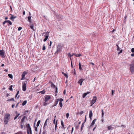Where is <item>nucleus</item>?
<instances>
[{"mask_svg": "<svg viewBox=\"0 0 134 134\" xmlns=\"http://www.w3.org/2000/svg\"><path fill=\"white\" fill-rule=\"evenodd\" d=\"M51 98V96L49 95H46L44 97V101L45 102H44L43 105L44 106H46L49 103H47V102Z\"/></svg>", "mask_w": 134, "mask_h": 134, "instance_id": "obj_1", "label": "nucleus"}, {"mask_svg": "<svg viewBox=\"0 0 134 134\" xmlns=\"http://www.w3.org/2000/svg\"><path fill=\"white\" fill-rule=\"evenodd\" d=\"M130 70L131 73L132 74H133L134 72V62H132L131 63L130 65Z\"/></svg>", "mask_w": 134, "mask_h": 134, "instance_id": "obj_2", "label": "nucleus"}, {"mask_svg": "<svg viewBox=\"0 0 134 134\" xmlns=\"http://www.w3.org/2000/svg\"><path fill=\"white\" fill-rule=\"evenodd\" d=\"M51 87L53 88H55V96H56V95L57 94V93H58V88L57 87H56L55 86V85H54L53 83L51 82Z\"/></svg>", "mask_w": 134, "mask_h": 134, "instance_id": "obj_3", "label": "nucleus"}, {"mask_svg": "<svg viewBox=\"0 0 134 134\" xmlns=\"http://www.w3.org/2000/svg\"><path fill=\"white\" fill-rule=\"evenodd\" d=\"M93 99H92L91 102V104L90 105L91 106H92V105L96 102L97 100V97L96 96L93 97Z\"/></svg>", "mask_w": 134, "mask_h": 134, "instance_id": "obj_4", "label": "nucleus"}, {"mask_svg": "<svg viewBox=\"0 0 134 134\" xmlns=\"http://www.w3.org/2000/svg\"><path fill=\"white\" fill-rule=\"evenodd\" d=\"M26 127H27V134H28V133L29 134H30L29 133V131L31 129V128L30 126V124H27L26 125Z\"/></svg>", "mask_w": 134, "mask_h": 134, "instance_id": "obj_5", "label": "nucleus"}, {"mask_svg": "<svg viewBox=\"0 0 134 134\" xmlns=\"http://www.w3.org/2000/svg\"><path fill=\"white\" fill-rule=\"evenodd\" d=\"M27 73L25 71L24 72H23V74H22L21 76L22 78L21 79V80H23L24 79H25V75Z\"/></svg>", "mask_w": 134, "mask_h": 134, "instance_id": "obj_6", "label": "nucleus"}, {"mask_svg": "<svg viewBox=\"0 0 134 134\" xmlns=\"http://www.w3.org/2000/svg\"><path fill=\"white\" fill-rule=\"evenodd\" d=\"M4 54V52L3 50H0V56L3 58H4L5 57Z\"/></svg>", "mask_w": 134, "mask_h": 134, "instance_id": "obj_7", "label": "nucleus"}, {"mask_svg": "<svg viewBox=\"0 0 134 134\" xmlns=\"http://www.w3.org/2000/svg\"><path fill=\"white\" fill-rule=\"evenodd\" d=\"M10 114H6L4 117V118H5L6 119H9V120L10 119Z\"/></svg>", "mask_w": 134, "mask_h": 134, "instance_id": "obj_8", "label": "nucleus"}, {"mask_svg": "<svg viewBox=\"0 0 134 134\" xmlns=\"http://www.w3.org/2000/svg\"><path fill=\"white\" fill-rule=\"evenodd\" d=\"M49 32H43L42 35V36H44L46 37V36H48V37H49Z\"/></svg>", "mask_w": 134, "mask_h": 134, "instance_id": "obj_9", "label": "nucleus"}, {"mask_svg": "<svg viewBox=\"0 0 134 134\" xmlns=\"http://www.w3.org/2000/svg\"><path fill=\"white\" fill-rule=\"evenodd\" d=\"M4 125H7L9 121V120L6 119L5 118H4Z\"/></svg>", "mask_w": 134, "mask_h": 134, "instance_id": "obj_10", "label": "nucleus"}, {"mask_svg": "<svg viewBox=\"0 0 134 134\" xmlns=\"http://www.w3.org/2000/svg\"><path fill=\"white\" fill-rule=\"evenodd\" d=\"M59 100L58 99H56L55 100L54 104V105H52V107H53L54 106H56L58 104Z\"/></svg>", "mask_w": 134, "mask_h": 134, "instance_id": "obj_11", "label": "nucleus"}, {"mask_svg": "<svg viewBox=\"0 0 134 134\" xmlns=\"http://www.w3.org/2000/svg\"><path fill=\"white\" fill-rule=\"evenodd\" d=\"M85 80V79H81L79 80L78 81V83H79L80 84V85H82V83L83 81H84Z\"/></svg>", "mask_w": 134, "mask_h": 134, "instance_id": "obj_12", "label": "nucleus"}, {"mask_svg": "<svg viewBox=\"0 0 134 134\" xmlns=\"http://www.w3.org/2000/svg\"><path fill=\"white\" fill-rule=\"evenodd\" d=\"M96 120V119H94L93 121L92 122L90 126V127H91L94 125Z\"/></svg>", "mask_w": 134, "mask_h": 134, "instance_id": "obj_13", "label": "nucleus"}, {"mask_svg": "<svg viewBox=\"0 0 134 134\" xmlns=\"http://www.w3.org/2000/svg\"><path fill=\"white\" fill-rule=\"evenodd\" d=\"M93 113L92 110H91L90 111L89 116L90 119H91L92 117V116Z\"/></svg>", "mask_w": 134, "mask_h": 134, "instance_id": "obj_14", "label": "nucleus"}, {"mask_svg": "<svg viewBox=\"0 0 134 134\" xmlns=\"http://www.w3.org/2000/svg\"><path fill=\"white\" fill-rule=\"evenodd\" d=\"M25 118V116H24L23 118L21 119L20 121V123L21 124H23L24 122V120Z\"/></svg>", "mask_w": 134, "mask_h": 134, "instance_id": "obj_15", "label": "nucleus"}, {"mask_svg": "<svg viewBox=\"0 0 134 134\" xmlns=\"http://www.w3.org/2000/svg\"><path fill=\"white\" fill-rule=\"evenodd\" d=\"M62 47L60 44H59L57 46V49L61 50Z\"/></svg>", "mask_w": 134, "mask_h": 134, "instance_id": "obj_16", "label": "nucleus"}, {"mask_svg": "<svg viewBox=\"0 0 134 134\" xmlns=\"http://www.w3.org/2000/svg\"><path fill=\"white\" fill-rule=\"evenodd\" d=\"M90 93V92H87V93H85L83 94L82 97L83 98H85L86 96Z\"/></svg>", "mask_w": 134, "mask_h": 134, "instance_id": "obj_17", "label": "nucleus"}, {"mask_svg": "<svg viewBox=\"0 0 134 134\" xmlns=\"http://www.w3.org/2000/svg\"><path fill=\"white\" fill-rule=\"evenodd\" d=\"M48 119V118L47 119H46V121L45 122V123H44V126L43 127V129H45V128H44L47 125V121Z\"/></svg>", "mask_w": 134, "mask_h": 134, "instance_id": "obj_18", "label": "nucleus"}, {"mask_svg": "<svg viewBox=\"0 0 134 134\" xmlns=\"http://www.w3.org/2000/svg\"><path fill=\"white\" fill-rule=\"evenodd\" d=\"M79 69L80 70H82V69L81 67V63H80V62H79Z\"/></svg>", "mask_w": 134, "mask_h": 134, "instance_id": "obj_19", "label": "nucleus"}, {"mask_svg": "<svg viewBox=\"0 0 134 134\" xmlns=\"http://www.w3.org/2000/svg\"><path fill=\"white\" fill-rule=\"evenodd\" d=\"M27 82L26 81H25L22 82V86H26V84H27Z\"/></svg>", "mask_w": 134, "mask_h": 134, "instance_id": "obj_20", "label": "nucleus"}, {"mask_svg": "<svg viewBox=\"0 0 134 134\" xmlns=\"http://www.w3.org/2000/svg\"><path fill=\"white\" fill-rule=\"evenodd\" d=\"M31 16H29L27 17V19H28L27 21H28L30 23H31Z\"/></svg>", "mask_w": 134, "mask_h": 134, "instance_id": "obj_21", "label": "nucleus"}, {"mask_svg": "<svg viewBox=\"0 0 134 134\" xmlns=\"http://www.w3.org/2000/svg\"><path fill=\"white\" fill-rule=\"evenodd\" d=\"M26 86H22V90L24 91H25L26 90Z\"/></svg>", "mask_w": 134, "mask_h": 134, "instance_id": "obj_22", "label": "nucleus"}, {"mask_svg": "<svg viewBox=\"0 0 134 134\" xmlns=\"http://www.w3.org/2000/svg\"><path fill=\"white\" fill-rule=\"evenodd\" d=\"M108 130H109L110 129H114L113 127H111V126H110L107 127Z\"/></svg>", "mask_w": 134, "mask_h": 134, "instance_id": "obj_23", "label": "nucleus"}, {"mask_svg": "<svg viewBox=\"0 0 134 134\" xmlns=\"http://www.w3.org/2000/svg\"><path fill=\"white\" fill-rule=\"evenodd\" d=\"M27 103V101L26 100L24 101L22 103V105L23 106H24Z\"/></svg>", "mask_w": 134, "mask_h": 134, "instance_id": "obj_24", "label": "nucleus"}, {"mask_svg": "<svg viewBox=\"0 0 134 134\" xmlns=\"http://www.w3.org/2000/svg\"><path fill=\"white\" fill-rule=\"evenodd\" d=\"M61 51V50L60 49H57V50L55 52V54H58V53L60 52Z\"/></svg>", "mask_w": 134, "mask_h": 134, "instance_id": "obj_25", "label": "nucleus"}, {"mask_svg": "<svg viewBox=\"0 0 134 134\" xmlns=\"http://www.w3.org/2000/svg\"><path fill=\"white\" fill-rule=\"evenodd\" d=\"M7 23H9V24L8 25V26H9V25H11L12 24V22L10 20H8Z\"/></svg>", "mask_w": 134, "mask_h": 134, "instance_id": "obj_26", "label": "nucleus"}, {"mask_svg": "<svg viewBox=\"0 0 134 134\" xmlns=\"http://www.w3.org/2000/svg\"><path fill=\"white\" fill-rule=\"evenodd\" d=\"M14 101V98H12L10 99H8L7 100V101Z\"/></svg>", "mask_w": 134, "mask_h": 134, "instance_id": "obj_27", "label": "nucleus"}, {"mask_svg": "<svg viewBox=\"0 0 134 134\" xmlns=\"http://www.w3.org/2000/svg\"><path fill=\"white\" fill-rule=\"evenodd\" d=\"M35 122L34 123V127L35 128V130L36 131V132H37V128L35 127Z\"/></svg>", "mask_w": 134, "mask_h": 134, "instance_id": "obj_28", "label": "nucleus"}, {"mask_svg": "<svg viewBox=\"0 0 134 134\" xmlns=\"http://www.w3.org/2000/svg\"><path fill=\"white\" fill-rule=\"evenodd\" d=\"M8 77L10 79H12L13 77V75L12 74H9L8 75Z\"/></svg>", "mask_w": 134, "mask_h": 134, "instance_id": "obj_29", "label": "nucleus"}, {"mask_svg": "<svg viewBox=\"0 0 134 134\" xmlns=\"http://www.w3.org/2000/svg\"><path fill=\"white\" fill-rule=\"evenodd\" d=\"M40 122L41 121L40 120H39L38 121L36 125V126L37 127H38L39 126V124L40 123Z\"/></svg>", "mask_w": 134, "mask_h": 134, "instance_id": "obj_30", "label": "nucleus"}, {"mask_svg": "<svg viewBox=\"0 0 134 134\" xmlns=\"http://www.w3.org/2000/svg\"><path fill=\"white\" fill-rule=\"evenodd\" d=\"M48 36H46V37H45V38L43 40V41L44 42H45L48 39Z\"/></svg>", "mask_w": 134, "mask_h": 134, "instance_id": "obj_31", "label": "nucleus"}, {"mask_svg": "<svg viewBox=\"0 0 134 134\" xmlns=\"http://www.w3.org/2000/svg\"><path fill=\"white\" fill-rule=\"evenodd\" d=\"M102 115L101 118H104L103 116L104 115V113L103 110L102 109Z\"/></svg>", "mask_w": 134, "mask_h": 134, "instance_id": "obj_32", "label": "nucleus"}, {"mask_svg": "<svg viewBox=\"0 0 134 134\" xmlns=\"http://www.w3.org/2000/svg\"><path fill=\"white\" fill-rule=\"evenodd\" d=\"M10 15H11L12 16L10 18V19L12 21H14V19L13 18V16L12 15V14H10Z\"/></svg>", "mask_w": 134, "mask_h": 134, "instance_id": "obj_33", "label": "nucleus"}, {"mask_svg": "<svg viewBox=\"0 0 134 134\" xmlns=\"http://www.w3.org/2000/svg\"><path fill=\"white\" fill-rule=\"evenodd\" d=\"M45 91L44 90H43L42 91H40L39 92V93H41V94H43L45 93Z\"/></svg>", "mask_w": 134, "mask_h": 134, "instance_id": "obj_34", "label": "nucleus"}, {"mask_svg": "<svg viewBox=\"0 0 134 134\" xmlns=\"http://www.w3.org/2000/svg\"><path fill=\"white\" fill-rule=\"evenodd\" d=\"M34 26L33 24L31 25L30 26V28L33 30H34Z\"/></svg>", "mask_w": 134, "mask_h": 134, "instance_id": "obj_35", "label": "nucleus"}, {"mask_svg": "<svg viewBox=\"0 0 134 134\" xmlns=\"http://www.w3.org/2000/svg\"><path fill=\"white\" fill-rule=\"evenodd\" d=\"M58 99L59 100V101H60L59 102H62L63 100V99L62 98H60V99Z\"/></svg>", "mask_w": 134, "mask_h": 134, "instance_id": "obj_36", "label": "nucleus"}, {"mask_svg": "<svg viewBox=\"0 0 134 134\" xmlns=\"http://www.w3.org/2000/svg\"><path fill=\"white\" fill-rule=\"evenodd\" d=\"M57 122H58V120H57L56 121V122L55 125V130H56V129H57Z\"/></svg>", "mask_w": 134, "mask_h": 134, "instance_id": "obj_37", "label": "nucleus"}, {"mask_svg": "<svg viewBox=\"0 0 134 134\" xmlns=\"http://www.w3.org/2000/svg\"><path fill=\"white\" fill-rule=\"evenodd\" d=\"M59 106L61 108H62V107L63 104H62V102H59Z\"/></svg>", "mask_w": 134, "mask_h": 134, "instance_id": "obj_38", "label": "nucleus"}, {"mask_svg": "<svg viewBox=\"0 0 134 134\" xmlns=\"http://www.w3.org/2000/svg\"><path fill=\"white\" fill-rule=\"evenodd\" d=\"M116 46L117 47V50L118 51H119L120 50V48L118 46V44H116Z\"/></svg>", "mask_w": 134, "mask_h": 134, "instance_id": "obj_39", "label": "nucleus"}, {"mask_svg": "<svg viewBox=\"0 0 134 134\" xmlns=\"http://www.w3.org/2000/svg\"><path fill=\"white\" fill-rule=\"evenodd\" d=\"M12 87V85H11L9 88V90L11 91H13Z\"/></svg>", "mask_w": 134, "mask_h": 134, "instance_id": "obj_40", "label": "nucleus"}, {"mask_svg": "<svg viewBox=\"0 0 134 134\" xmlns=\"http://www.w3.org/2000/svg\"><path fill=\"white\" fill-rule=\"evenodd\" d=\"M19 116V114H18V115H16L15 116L14 118V120H15L17 118H18V116Z\"/></svg>", "mask_w": 134, "mask_h": 134, "instance_id": "obj_41", "label": "nucleus"}, {"mask_svg": "<svg viewBox=\"0 0 134 134\" xmlns=\"http://www.w3.org/2000/svg\"><path fill=\"white\" fill-rule=\"evenodd\" d=\"M81 54H76L75 56L76 57H79L81 56Z\"/></svg>", "mask_w": 134, "mask_h": 134, "instance_id": "obj_42", "label": "nucleus"}, {"mask_svg": "<svg viewBox=\"0 0 134 134\" xmlns=\"http://www.w3.org/2000/svg\"><path fill=\"white\" fill-rule=\"evenodd\" d=\"M74 70L73 71V74L74 75H76V72L75 69H74Z\"/></svg>", "mask_w": 134, "mask_h": 134, "instance_id": "obj_43", "label": "nucleus"}, {"mask_svg": "<svg viewBox=\"0 0 134 134\" xmlns=\"http://www.w3.org/2000/svg\"><path fill=\"white\" fill-rule=\"evenodd\" d=\"M68 57H71L72 56H71V54L70 53H69L68 54Z\"/></svg>", "mask_w": 134, "mask_h": 134, "instance_id": "obj_44", "label": "nucleus"}, {"mask_svg": "<svg viewBox=\"0 0 134 134\" xmlns=\"http://www.w3.org/2000/svg\"><path fill=\"white\" fill-rule=\"evenodd\" d=\"M7 23V20H5L3 23V25H4L5 24Z\"/></svg>", "mask_w": 134, "mask_h": 134, "instance_id": "obj_45", "label": "nucleus"}, {"mask_svg": "<svg viewBox=\"0 0 134 134\" xmlns=\"http://www.w3.org/2000/svg\"><path fill=\"white\" fill-rule=\"evenodd\" d=\"M44 44H44V45H43V48H42V50H45L46 49V47L44 46Z\"/></svg>", "mask_w": 134, "mask_h": 134, "instance_id": "obj_46", "label": "nucleus"}, {"mask_svg": "<svg viewBox=\"0 0 134 134\" xmlns=\"http://www.w3.org/2000/svg\"><path fill=\"white\" fill-rule=\"evenodd\" d=\"M22 29V27H18V31H20Z\"/></svg>", "mask_w": 134, "mask_h": 134, "instance_id": "obj_47", "label": "nucleus"}, {"mask_svg": "<svg viewBox=\"0 0 134 134\" xmlns=\"http://www.w3.org/2000/svg\"><path fill=\"white\" fill-rule=\"evenodd\" d=\"M15 134H23L22 132L21 131H19L17 132V133H15Z\"/></svg>", "mask_w": 134, "mask_h": 134, "instance_id": "obj_48", "label": "nucleus"}, {"mask_svg": "<svg viewBox=\"0 0 134 134\" xmlns=\"http://www.w3.org/2000/svg\"><path fill=\"white\" fill-rule=\"evenodd\" d=\"M64 75L65 77L66 78H68V76L67 74L65 73V74H64Z\"/></svg>", "mask_w": 134, "mask_h": 134, "instance_id": "obj_49", "label": "nucleus"}, {"mask_svg": "<svg viewBox=\"0 0 134 134\" xmlns=\"http://www.w3.org/2000/svg\"><path fill=\"white\" fill-rule=\"evenodd\" d=\"M115 92V90H111V95L112 96L113 95L114 92Z\"/></svg>", "mask_w": 134, "mask_h": 134, "instance_id": "obj_50", "label": "nucleus"}, {"mask_svg": "<svg viewBox=\"0 0 134 134\" xmlns=\"http://www.w3.org/2000/svg\"><path fill=\"white\" fill-rule=\"evenodd\" d=\"M19 91H18L16 94V95H15V98H16V97H17V95L19 94Z\"/></svg>", "mask_w": 134, "mask_h": 134, "instance_id": "obj_51", "label": "nucleus"}, {"mask_svg": "<svg viewBox=\"0 0 134 134\" xmlns=\"http://www.w3.org/2000/svg\"><path fill=\"white\" fill-rule=\"evenodd\" d=\"M122 49L121 50H120V52L118 53V54H120L121 53H122Z\"/></svg>", "mask_w": 134, "mask_h": 134, "instance_id": "obj_52", "label": "nucleus"}, {"mask_svg": "<svg viewBox=\"0 0 134 134\" xmlns=\"http://www.w3.org/2000/svg\"><path fill=\"white\" fill-rule=\"evenodd\" d=\"M131 52L133 53L134 52V48H132L131 49Z\"/></svg>", "mask_w": 134, "mask_h": 134, "instance_id": "obj_53", "label": "nucleus"}, {"mask_svg": "<svg viewBox=\"0 0 134 134\" xmlns=\"http://www.w3.org/2000/svg\"><path fill=\"white\" fill-rule=\"evenodd\" d=\"M66 117L67 118H68L69 116V113H67L66 114Z\"/></svg>", "mask_w": 134, "mask_h": 134, "instance_id": "obj_54", "label": "nucleus"}, {"mask_svg": "<svg viewBox=\"0 0 134 134\" xmlns=\"http://www.w3.org/2000/svg\"><path fill=\"white\" fill-rule=\"evenodd\" d=\"M79 127V125H78L75 126V128L76 129H78Z\"/></svg>", "mask_w": 134, "mask_h": 134, "instance_id": "obj_55", "label": "nucleus"}, {"mask_svg": "<svg viewBox=\"0 0 134 134\" xmlns=\"http://www.w3.org/2000/svg\"><path fill=\"white\" fill-rule=\"evenodd\" d=\"M46 131L45 130H44L42 132V134H46Z\"/></svg>", "mask_w": 134, "mask_h": 134, "instance_id": "obj_56", "label": "nucleus"}, {"mask_svg": "<svg viewBox=\"0 0 134 134\" xmlns=\"http://www.w3.org/2000/svg\"><path fill=\"white\" fill-rule=\"evenodd\" d=\"M61 124L62 126H63L64 125V123L62 120H61Z\"/></svg>", "mask_w": 134, "mask_h": 134, "instance_id": "obj_57", "label": "nucleus"}, {"mask_svg": "<svg viewBox=\"0 0 134 134\" xmlns=\"http://www.w3.org/2000/svg\"><path fill=\"white\" fill-rule=\"evenodd\" d=\"M19 103V102L16 105V106H15V107L16 108H17L18 107H19V105H18V104Z\"/></svg>", "mask_w": 134, "mask_h": 134, "instance_id": "obj_58", "label": "nucleus"}, {"mask_svg": "<svg viewBox=\"0 0 134 134\" xmlns=\"http://www.w3.org/2000/svg\"><path fill=\"white\" fill-rule=\"evenodd\" d=\"M15 114H16V115H18V114H19V115H20V113H18L17 111H15Z\"/></svg>", "mask_w": 134, "mask_h": 134, "instance_id": "obj_59", "label": "nucleus"}, {"mask_svg": "<svg viewBox=\"0 0 134 134\" xmlns=\"http://www.w3.org/2000/svg\"><path fill=\"white\" fill-rule=\"evenodd\" d=\"M83 113V111H81L80 112V114H82Z\"/></svg>", "mask_w": 134, "mask_h": 134, "instance_id": "obj_60", "label": "nucleus"}, {"mask_svg": "<svg viewBox=\"0 0 134 134\" xmlns=\"http://www.w3.org/2000/svg\"><path fill=\"white\" fill-rule=\"evenodd\" d=\"M52 41H50V42L49 45V46L50 47H51V44H52Z\"/></svg>", "mask_w": 134, "mask_h": 134, "instance_id": "obj_61", "label": "nucleus"}, {"mask_svg": "<svg viewBox=\"0 0 134 134\" xmlns=\"http://www.w3.org/2000/svg\"><path fill=\"white\" fill-rule=\"evenodd\" d=\"M29 133H30V134H32V130L31 129L29 131Z\"/></svg>", "mask_w": 134, "mask_h": 134, "instance_id": "obj_62", "label": "nucleus"}, {"mask_svg": "<svg viewBox=\"0 0 134 134\" xmlns=\"http://www.w3.org/2000/svg\"><path fill=\"white\" fill-rule=\"evenodd\" d=\"M84 123H83L81 125V127H83L84 126Z\"/></svg>", "mask_w": 134, "mask_h": 134, "instance_id": "obj_63", "label": "nucleus"}, {"mask_svg": "<svg viewBox=\"0 0 134 134\" xmlns=\"http://www.w3.org/2000/svg\"><path fill=\"white\" fill-rule=\"evenodd\" d=\"M131 55L132 57H134V53L131 54Z\"/></svg>", "mask_w": 134, "mask_h": 134, "instance_id": "obj_64", "label": "nucleus"}]
</instances>
